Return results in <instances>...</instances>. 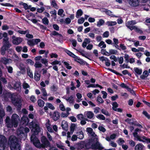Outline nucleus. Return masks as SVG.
I'll return each mask as SVG.
<instances>
[{"mask_svg": "<svg viewBox=\"0 0 150 150\" xmlns=\"http://www.w3.org/2000/svg\"><path fill=\"white\" fill-rule=\"evenodd\" d=\"M2 96L3 99L6 101H8L9 98H11L12 103L19 108L21 106V103L23 101L20 94L16 93L12 94L6 91L4 92Z\"/></svg>", "mask_w": 150, "mask_h": 150, "instance_id": "1", "label": "nucleus"}, {"mask_svg": "<svg viewBox=\"0 0 150 150\" xmlns=\"http://www.w3.org/2000/svg\"><path fill=\"white\" fill-rule=\"evenodd\" d=\"M8 144L11 150H20L21 145L19 139L14 136H11L8 139Z\"/></svg>", "mask_w": 150, "mask_h": 150, "instance_id": "2", "label": "nucleus"}, {"mask_svg": "<svg viewBox=\"0 0 150 150\" xmlns=\"http://www.w3.org/2000/svg\"><path fill=\"white\" fill-rule=\"evenodd\" d=\"M18 116L16 113L13 114L12 117L11 121L6 124L8 127L11 128L13 126L15 127H17L18 125V120L19 119Z\"/></svg>", "mask_w": 150, "mask_h": 150, "instance_id": "3", "label": "nucleus"}, {"mask_svg": "<svg viewBox=\"0 0 150 150\" xmlns=\"http://www.w3.org/2000/svg\"><path fill=\"white\" fill-rule=\"evenodd\" d=\"M41 143L39 144V149H45L51 147V143L46 137L44 136H42L41 138Z\"/></svg>", "mask_w": 150, "mask_h": 150, "instance_id": "4", "label": "nucleus"}, {"mask_svg": "<svg viewBox=\"0 0 150 150\" xmlns=\"http://www.w3.org/2000/svg\"><path fill=\"white\" fill-rule=\"evenodd\" d=\"M137 22L135 21H131L127 22L126 23V26L131 30L133 29L140 33H142V31L136 26H133V25L136 24Z\"/></svg>", "mask_w": 150, "mask_h": 150, "instance_id": "5", "label": "nucleus"}, {"mask_svg": "<svg viewBox=\"0 0 150 150\" xmlns=\"http://www.w3.org/2000/svg\"><path fill=\"white\" fill-rule=\"evenodd\" d=\"M7 139L3 135H0V150H4L6 147Z\"/></svg>", "mask_w": 150, "mask_h": 150, "instance_id": "6", "label": "nucleus"}, {"mask_svg": "<svg viewBox=\"0 0 150 150\" xmlns=\"http://www.w3.org/2000/svg\"><path fill=\"white\" fill-rule=\"evenodd\" d=\"M4 38L3 39V46L2 47H4L8 49L11 46V45L9 43L8 41L9 38L8 37V35L7 33H4Z\"/></svg>", "mask_w": 150, "mask_h": 150, "instance_id": "7", "label": "nucleus"}, {"mask_svg": "<svg viewBox=\"0 0 150 150\" xmlns=\"http://www.w3.org/2000/svg\"><path fill=\"white\" fill-rule=\"evenodd\" d=\"M17 135L18 138L20 140H24L27 137V134L26 133H24L22 130H20L19 128L17 130Z\"/></svg>", "mask_w": 150, "mask_h": 150, "instance_id": "8", "label": "nucleus"}, {"mask_svg": "<svg viewBox=\"0 0 150 150\" xmlns=\"http://www.w3.org/2000/svg\"><path fill=\"white\" fill-rule=\"evenodd\" d=\"M31 142L36 147L39 148L40 142L35 134H32L30 137Z\"/></svg>", "mask_w": 150, "mask_h": 150, "instance_id": "9", "label": "nucleus"}, {"mask_svg": "<svg viewBox=\"0 0 150 150\" xmlns=\"http://www.w3.org/2000/svg\"><path fill=\"white\" fill-rule=\"evenodd\" d=\"M32 130L34 132L33 134H38L40 131V129L38 125L35 123H32Z\"/></svg>", "mask_w": 150, "mask_h": 150, "instance_id": "10", "label": "nucleus"}, {"mask_svg": "<svg viewBox=\"0 0 150 150\" xmlns=\"http://www.w3.org/2000/svg\"><path fill=\"white\" fill-rule=\"evenodd\" d=\"M29 122V119L27 117L23 116L21 118L20 125L25 127L28 125Z\"/></svg>", "mask_w": 150, "mask_h": 150, "instance_id": "11", "label": "nucleus"}, {"mask_svg": "<svg viewBox=\"0 0 150 150\" xmlns=\"http://www.w3.org/2000/svg\"><path fill=\"white\" fill-rule=\"evenodd\" d=\"M104 147L102 146L100 144L99 142H97L92 144V149L102 150Z\"/></svg>", "mask_w": 150, "mask_h": 150, "instance_id": "12", "label": "nucleus"}, {"mask_svg": "<svg viewBox=\"0 0 150 150\" xmlns=\"http://www.w3.org/2000/svg\"><path fill=\"white\" fill-rule=\"evenodd\" d=\"M23 88L25 90L24 93L25 94H27L29 93V90L30 89L29 85L25 81H24L22 85Z\"/></svg>", "mask_w": 150, "mask_h": 150, "instance_id": "13", "label": "nucleus"}, {"mask_svg": "<svg viewBox=\"0 0 150 150\" xmlns=\"http://www.w3.org/2000/svg\"><path fill=\"white\" fill-rule=\"evenodd\" d=\"M129 4L132 6H137L139 4V0H129Z\"/></svg>", "mask_w": 150, "mask_h": 150, "instance_id": "14", "label": "nucleus"}, {"mask_svg": "<svg viewBox=\"0 0 150 150\" xmlns=\"http://www.w3.org/2000/svg\"><path fill=\"white\" fill-rule=\"evenodd\" d=\"M85 141V148L86 149H92V144H93L91 142L90 140L88 139V140Z\"/></svg>", "mask_w": 150, "mask_h": 150, "instance_id": "15", "label": "nucleus"}, {"mask_svg": "<svg viewBox=\"0 0 150 150\" xmlns=\"http://www.w3.org/2000/svg\"><path fill=\"white\" fill-rule=\"evenodd\" d=\"M14 88L17 91H20L21 90V86L20 82L17 81L15 82L14 84Z\"/></svg>", "mask_w": 150, "mask_h": 150, "instance_id": "16", "label": "nucleus"}, {"mask_svg": "<svg viewBox=\"0 0 150 150\" xmlns=\"http://www.w3.org/2000/svg\"><path fill=\"white\" fill-rule=\"evenodd\" d=\"M112 109H113L115 111L121 112H122V110L120 108H118L117 109L116 108L118 107V104L116 102H114L112 104Z\"/></svg>", "mask_w": 150, "mask_h": 150, "instance_id": "17", "label": "nucleus"}, {"mask_svg": "<svg viewBox=\"0 0 150 150\" xmlns=\"http://www.w3.org/2000/svg\"><path fill=\"white\" fill-rule=\"evenodd\" d=\"M23 41V39L20 37H17L16 39L13 40L12 42L13 44L18 45L20 44Z\"/></svg>", "mask_w": 150, "mask_h": 150, "instance_id": "18", "label": "nucleus"}, {"mask_svg": "<svg viewBox=\"0 0 150 150\" xmlns=\"http://www.w3.org/2000/svg\"><path fill=\"white\" fill-rule=\"evenodd\" d=\"M62 98L65 99L70 104H73L74 103V97L72 96H71L70 97L67 98L65 96H63Z\"/></svg>", "mask_w": 150, "mask_h": 150, "instance_id": "19", "label": "nucleus"}, {"mask_svg": "<svg viewBox=\"0 0 150 150\" xmlns=\"http://www.w3.org/2000/svg\"><path fill=\"white\" fill-rule=\"evenodd\" d=\"M62 129L65 131H67L68 129V125L67 122L65 121H63L61 125Z\"/></svg>", "mask_w": 150, "mask_h": 150, "instance_id": "20", "label": "nucleus"}, {"mask_svg": "<svg viewBox=\"0 0 150 150\" xmlns=\"http://www.w3.org/2000/svg\"><path fill=\"white\" fill-rule=\"evenodd\" d=\"M1 62L4 64H6L11 62V60L10 59H7L6 58H2L1 59Z\"/></svg>", "mask_w": 150, "mask_h": 150, "instance_id": "21", "label": "nucleus"}, {"mask_svg": "<svg viewBox=\"0 0 150 150\" xmlns=\"http://www.w3.org/2000/svg\"><path fill=\"white\" fill-rule=\"evenodd\" d=\"M52 113L53 114L52 117L54 120L56 121L59 119L60 117V113H50V115H52Z\"/></svg>", "mask_w": 150, "mask_h": 150, "instance_id": "22", "label": "nucleus"}, {"mask_svg": "<svg viewBox=\"0 0 150 150\" xmlns=\"http://www.w3.org/2000/svg\"><path fill=\"white\" fill-rule=\"evenodd\" d=\"M50 121L49 120H48L46 124V126L47 130L50 132H53V131L52 128L50 127Z\"/></svg>", "mask_w": 150, "mask_h": 150, "instance_id": "23", "label": "nucleus"}, {"mask_svg": "<svg viewBox=\"0 0 150 150\" xmlns=\"http://www.w3.org/2000/svg\"><path fill=\"white\" fill-rule=\"evenodd\" d=\"M133 122L132 124V125L137 126L139 127L140 128H142L143 126L140 124H139L137 121L135 120L134 118L133 119Z\"/></svg>", "mask_w": 150, "mask_h": 150, "instance_id": "24", "label": "nucleus"}, {"mask_svg": "<svg viewBox=\"0 0 150 150\" xmlns=\"http://www.w3.org/2000/svg\"><path fill=\"white\" fill-rule=\"evenodd\" d=\"M134 70L135 73V74L136 75H140L142 73V70L141 69H139L137 67H134Z\"/></svg>", "mask_w": 150, "mask_h": 150, "instance_id": "25", "label": "nucleus"}, {"mask_svg": "<svg viewBox=\"0 0 150 150\" xmlns=\"http://www.w3.org/2000/svg\"><path fill=\"white\" fill-rule=\"evenodd\" d=\"M85 141H83L78 144V146L79 148L80 149H81L83 148H85Z\"/></svg>", "mask_w": 150, "mask_h": 150, "instance_id": "26", "label": "nucleus"}, {"mask_svg": "<svg viewBox=\"0 0 150 150\" xmlns=\"http://www.w3.org/2000/svg\"><path fill=\"white\" fill-rule=\"evenodd\" d=\"M76 134L78 138L80 139H81L84 137L83 133L82 131L77 132Z\"/></svg>", "mask_w": 150, "mask_h": 150, "instance_id": "27", "label": "nucleus"}, {"mask_svg": "<svg viewBox=\"0 0 150 150\" xmlns=\"http://www.w3.org/2000/svg\"><path fill=\"white\" fill-rule=\"evenodd\" d=\"M20 128H19L20 130H22L24 132V133H26L27 134V133L29 132L30 131V129L29 128L25 127H24L23 126H19Z\"/></svg>", "mask_w": 150, "mask_h": 150, "instance_id": "28", "label": "nucleus"}, {"mask_svg": "<svg viewBox=\"0 0 150 150\" xmlns=\"http://www.w3.org/2000/svg\"><path fill=\"white\" fill-rule=\"evenodd\" d=\"M144 145L141 144H137L135 146V150H142Z\"/></svg>", "mask_w": 150, "mask_h": 150, "instance_id": "29", "label": "nucleus"}, {"mask_svg": "<svg viewBox=\"0 0 150 150\" xmlns=\"http://www.w3.org/2000/svg\"><path fill=\"white\" fill-rule=\"evenodd\" d=\"M106 24L108 26H112L115 25L117 24V22L116 21H108L106 22Z\"/></svg>", "mask_w": 150, "mask_h": 150, "instance_id": "30", "label": "nucleus"}, {"mask_svg": "<svg viewBox=\"0 0 150 150\" xmlns=\"http://www.w3.org/2000/svg\"><path fill=\"white\" fill-rule=\"evenodd\" d=\"M98 46L100 48H105L106 47V45L103 41H101L98 44Z\"/></svg>", "mask_w": 150, "mask_h": 150, "instance_id": "31", "label": "nucleus"}, {"mask_svg": "<svg viewBox=\"0 0 150 150\" xmlns=\"http://www.w3.org/2000/svg\"><path fill=\"white\" fill-rule=\"evenodd\" d=\"M83 12L81 9L78 10L76 12V18H78L79 16H81L83 14Z\"/></svg>", "mask_w": 150, "mask_h": 150, "instance_id": "32", "label": "nucleus"}, {"mask_svg": "<svg viewBox=\"0 0 150 150\" xmlns=\"http://www.w3.org/2000/svg\"><path fill=\"white\" fill-rule=\"evenodd\" d=\"M33 39L32 40H27V44L30 46H33L35 45Z\"/></svg>", "mask_w": 150, "mask_h": 150, "instance_id": "33", "label": "nucleus"}, {"mask_svg": "<svg viewBox=\"0 0 150 150\" xmlns=\"http://www.w3.org/2000/svg\"><path fill=\"white\" fill-rule=\"evenodd\" d=\"M105 23V21L104 20L102 19H100L97 22V25L98 27H100L101 26L103 25Z\"/></svg>", "mask_w": 150, "mask_h": 150, "instance_id": "34", "label": "nucleus"}, {"mask_svg": "<svg viewBox=\"0 0 150 150\" xmlns=\"http://www.w3.org/2000/svg\"><path fill=\"white\" fill-rule=\"evenodd\" d=\"M89 139V140H90L92 144H94L95 143L99 142L98 139L95 137H93L91 139Z\"/></svg>", "mask_w": 150, "mask_h": 150, "instance_id": "35", "label": "nucleus"}, {"mask_svg": "<svg viewBox=\"0 0 150 150\" xmlns=\"http://www.w3.org/2000/svg\"><path fill=\"white\" fill-rule=\"evenodd\" d=\"M38 105L40 107H42L44 106L45 102L41 99H39L38 101Z\"/></svg>", "mask_w": 150, "mask_h": 150, "instance_id": "36", "label": "nucleus"}, {"mask_svg": "<svg viewBox=\"0 0 150 150\" xmlns=\"http://www.w3.org/2000/svg\"><path fill=\"white\" fill-rule=\"evenodd\" d=\"M51 5L56 9H58V7L55 0H52L51 2Z\"/></svg>", "mask_w": 150, "mask_h": 150, "instance_id": "37", "label": "nucleus"}, {"mask_svg": "<svg viewBox=\"0 0 150 150\" xmlns=\"http://www.w3.org/2000/svg\"><path fill=\"white\" fill-rule=\"evenodd\" d=\"M76 117L78 120H83L84 119V116L81 113L78 115Z\"/></svg>", "mask_w": 150, "mask_h": 150, "instance_id": "38", "label": "nucleus"}, {"mask_svg": "<svg viewBox=\"0 0 150 150\" xmlns=\"http://www.w3.org/2000/svg\"><path fill=\"white\" fill-rule=\"evenodd\" d=\"M42 23L45 25H47L48 24L49 21L48 19L46 17H44L42 20Z\"/></svg>", "mask_w": 150, "mask_h": 150, "instance_id": "39", "label": "nucleus"}, {"mask_svg": "<svg viewBox=\"0 0 150 150\" xmlns=\"http://www.w3.org/2000/svg\"><path fill=\"white\" fill-rule=\"evenodd\" d=\"M27 72L28 76L31 78H33V75L32 72L31 71L29 68H28L27 69Z\"/></svg>", "mask_w": 150, "mask_h": 150, "instance_id": "40", "label": "nucleus"}, {"mask_svg": "<svg viewBox=\"0 0 150 150\" xmlns=\"http://www.w3.org/2000/svg\"><path fill=\"white\" fill-rule=\"evenodd\" d=\"M75 125L72 123L71 125L70 126V132L71 134H73L75 128Z\"/></svg>", "mask_w": 150, "mask_h": 150, "instance_id": "41", "label": "nucleus"}, {"mask_svg": "<svg viewBox=\"0 0 150 150\" xmlns=\"http://www.w3.org/2000/svg\"><path fill=\"white\" fill-rule=\"evenodd\" d=\"M17 32L21 34L25 35L26 34V33H29V30H27L25 31H23L22 30H18L17 31Z\"/></svg>", "mask_w": 150, "mask_h": 150, "instance_id": "42", "label": "nucleus"}, {"mask_svg": "<svg viewBox=\"0 0 150 150\" xmlns=\"http://www.w3.org/2000/svg\"><path fill=\"white\" fill-rule=\"evenodd\" d=\"M96 117L100 120H104L105 119V116L102 114H99L96 116Z\"/></svg>", "mask_w": 150, "mask_h": 150, "instance_id": "43", "label": "nucleus"}, {"mask_svg": "<svg viewBox=\"0 0 150 150\" xmlns=\"http://www.w3.org/2000/svg\"><path fill=\"white\" fill-rule=\"evenodd\" d=\"M35 79L37 81H38L40 79V75L38 73H35L34 76Z\"/></svg>", "mask_w": 150, "mask_h": 150, "instance_id": "44", "label": "nucleus"}, {"mask_svg": "<svg viewBox=\"0 0 150 150\" xmlns=\"http://www.w3.org/2000/svg\"><path fill=\"white\" fill-rule=\"evenodd\" d=\"M46 106L48 107L49 108L52 110H54L55 109V108L53 105L51 103H47L46 104Z\"/></svg>", "mask_w": 150, "mask_h": 150, "instance_id": "45", "label": "nucleus"}, {"mask_svg": "<svg viewBox=\"0 0 150 150\" xmlns=\"http://www.w3.org/2000/svg\"><path fill=\"white\" fill-rule=\"evenodd\" d=\"M125 142L124 140L122 138H120L117 140V143L120 145H122Z\"/></svg>", "mask_w": 150, "mask_h": 150, "instance_id": "46", "label": "nucleus"}, {"mask_svg": "<svg viewBox=\"0 0 150 150\" xmlns=\"http://www.w3.org/2000/svg\"><path fill=\"white\" fill-rule=\"evenodd\" d=\"M42 66V65L39 62H36L34 66L35 68H40Z\"/></svg>", "mask_w": 150, "mask_h": 150, "instance_id": "47", "label": "nucleus"}, {"mask_svg": "<svg viewBox=\"0 0 150 150\" xmlns=\"http://www.w3.org/2000/svg\"><path fill=\"white\" fill-rule=\"evenodd\" d=\"M7 49H8L5 47H2L1 50V54L3 55H4Z\"/></svg>", "mask_w": 150, "mask_h": 150, "instance_id": "48", "label": "nucleus"}, {"mask_svg": "<svg viewBox=\"0 0 150 150\" xmlns=\"http://www.w3.org/2000/svg\"><path fill=\"white\" fill-rule=\"evenodd\" d=\"M5 115V113H0V123L1 124L3 121V118Z\"/></svg>", "mask_w": 150, "mask_h": 150, "instance_id": "49", "label": "nucleus"}, {"mask_svg": "<svg viewBox=\"0 0 150 150\" xmlns=\"http://www.w3.org/2000/svg\"><path fill=\"white\" fill-rule=\"evenodd\" d=\"M6 68L7 69L8 72L10 73H12L13 72V68L10 66H6Z\"/></svg>", "mask_w": 150, "mask_h": 150, "instance_id": "50", "label": "nucleus"}, {"mask_svg": "<svg viewBox=\"0 0 150 150\" xmlns=\"http://www.w3.org/2000/svg\"><path fill=\"white\" fill-rule=\"evenodd\" d=\"M41 90L43 96H47V93L45 88H41Z\"/></svg>", "mask_w": 150, "mask_h": 150, "instance_id": "51", "label": "nucleus"}, {"mask_svg": "<svg viewBox=\"0 0 150 150\" xmlns=\"http://www.w3.org/2000/svg\"><path fill=\"white\" fill-rule=\"evenodd\" d=\"M26 63L28 64L33 65L34 63V62L31 59H28L26 60Z\"/></svg>", "mask_w": 150, "mask_h": 150, "instance_id": "52", "label": "nucleus"}, {"mask_svg": "<svg viewBox=\"0 0 150 150\" xmlns=\"http://www.w3.org/2000/svg\"><path fill=\"white\" fill-rule=\"evenodd\" d=\"M133 118H132V119H131L127 118L125 120V122H127L130 125H132L133 121Z\"/></svg>", "mask_w": 150, "mask_h": 150, "instance_id": "53", "label": "nucleus"}, {"mask_svg": "<svg viewBox=\"0 0 150 150\" xmlns=\"http://www.w3.org/2000/svg\"><path fill=\"white\" fill-rule=\"evenodd\" d=\"M87 117L91 119L94 116L93 113H86Z\"/></svg>", "mask_w": 150, "mask_h": 150, "instance_id": "54", "label": "nucleus"}, {"mask_svg": "<svg viewBox=\"0 0 150 150\" xmlns=\"http://www.w3.org/2000/svg\"><path fill=\"white\" fill-rule=\"evenodd\" d=\"M101 52L102 54L105 55L109 56L110 55L109 52H106L105 50L102 49L101 50Z\"/></svg>", "mask_w": 150, "mask_h": 150, "instance_id": "55", "label": "nucleus"}, {"mask_svg": "<svg viewBox=\"0 0 150 150\" xmlns=\"http://www.w3.org/2000/svg\"><path fill=\"white\" fill-rule=\"evenodd\" d=\"M129 56L127 54H125L124 56V58L125 59V61L126 62L128 63L129 62Z\"/></svg>", "mask_w": 150, "mask_h": 150, "instance_id": "56", "label": "nucleus"}, {"mask_svg": "<svg viewBox=\"0 0 150 150\" xmlns=\"http://www.w3.org/2000/svg\"><path fill=\"white\" fill-rule=\"evenodd\" d=\"M84 21V18L81 17L78 20V22L79 24H81L83 23Z\"/></svg>", "mask_w": 150, "mask_h": 150, "instance_id": "57", "label": "nucleus"}, {"mask_svg": "<svg viewBox=\"0 0 150 150\" xmlns=\"http://www.w3.org/2000/svg\"><path fill=\"white\" fill-rule=\"evenodd\" d=\"M51 64L52 65H54L57 64H59V65H61V63L59 61L57 60H55L54 61L52 62Z\"/></svg>", "mask_w": 150, "mask_h": 150, "instance_id": "58", "label": "nucleus"}, {"mask_svg": "<svg viewBox=\"0 0 150 150\" xmlns=\"http://www.w3.org/2000/svg\"><path fill=\"white\" fill-rule=\"evenodd\" d=\"M19 68L21 70H24L25 67L23 64L22 63H20Z\"/></svg>", "mask_w": 150, "mask_h": 150, "instance_id": "59", "label": "nucleus"}, {"mask_svg": "<svg viewBox=\"0 0 150 150\" xmlns=\"http://www.w3.org/2000/svg\"><path fill=\"white\" fill-rule=\"evenodd\" d=\"M22 49V48L21 46H17L16 47V50L18 52L21 51Z\"/></svg>", "mask_w": 150, "mask_h": 150, "instance_id": "60", "label": "nucleus"}, {"mask_svg": "<svg viewBox=\"0 0 150 150\" xmlns=\"http://www.w3.org/2000/svg\"><path fill=\"white\" fill-rule=\"evenodd\" d=\"M129 144L132 147H134L135 144V142L132 140H130L129 141Z\"/></svg>", "mask_w": 150, "mask_h": 150, "instance_id": "61", "label": "nucleus"}, {"mask_svg": "<svg viewBox=\"0 0 150 150\" xmlns=\"http://www.w3.org/2000/svg\"><path fill=\"white\" fill-rule=\"evenodd\" d=\"M41 62L43 64H44L45 65L47 64L48 61L47 59H46L42 58L41 59Z\"/></svg>", "mask_w": 150, "mask_h": 150, "instance_id": "62", "label": "nucleus"}, {"mask_svg": "<svg viewBox=\"0 0 150 150\" xmlns=\"http://www.w3.org/2000/svg\"><path fill=\"white\" fill-rule=\"evenodd\" d=\"M64 64L66 66V68L68 69H71V67L70 66L69 64L67 62H64Z\"/></svg>", "mask_w": 150, "mask_h": 150, "instance_id": "63", "label": "nucleus"}, {"mask_svg": "<svg viewBox=\"0 0 150 150\" xmlns=\"http://www.w3.org/2000/svg\"><path fill=\"white\" fill-rule=\"evenodd\" d=\"M98 129L99 130L103 132H105L106 131V129L103 126L99 127Z\"/></svg>", "mask_w": 150, "mask_h": 150, "instance_id": "64", "label": "nucleus"}]
</instances>
